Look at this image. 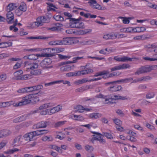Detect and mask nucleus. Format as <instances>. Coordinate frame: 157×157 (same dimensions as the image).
<instances>
[{
	"mask_svg": "<svg viewBox=\"0 0 157 157\" xmlns=\"http://www.w3.org/2000/svg\"><path fill=\"white\" fill-rule=\"evenodd\" d=\"M42 50V48H39L25 49V51L35 52H40Z\"/></svg>",
	"mask_w": 157,
	"mask_h": 157,
	"instance_id": "37998d69",
	"label": "nucleus"
},
{
	"mask_svg": "<svg viewBox=\"0 0 157 157\" xmlns=\"http://www.w3.org/2000/svg\"><path fill=\"white\" fill-rule=\"evenodd\" d=\"M67 121H66L58 122L55 123L54 127L56 128L60 127L64 124Z\"/></svg>",
	"mask_w": 157,
	"mask_h": 157,
	"instance_id": "79ce46f5",
	"label": "nucleus"
},
{
	"mask_svg": "<svg viewBox=\"0 0 157 157\" xmlns=\"http://www.w3.org/2000/svg\"><path fill=\"white\" fill-rule=\"evenodd\" d=\"M55 136L56 138L60 140H62L65 137V135L60 132H56Z\"/></svg>",
	"mask_w": 157,
	"mask_h": 157,
	"instance_id": "c85d7f7f",
	"label": "nucleus"
},
{
	"mask_svg": "<svg viewBox=\"0 0 157 157\" xmlns=\"http://www.w3.org/2000/svg\"><path fill=\"white\" fill-rule=\"evenodd\" d=\"M13 105V106L16 107V103L15 101H9L0 102V108H5L10 106Z\"/></svg>",
	"mask_w": 157,
	"mask_h": 157,
	"instance_id": "2eb2a0df",
	"label": "nucleus"
},
{
	"mask_svg": "<svg viewBox=\"0 0 157 157\" xmlns=\"http://www.w3.org/2000/svg\"><path fill=\"white\" fill-rule=\"evenodd\" d=\"M122 36L119 35L117 33H109L105 34L103 36V38L106 40L113 39L121 37Z\"/></svg>",
	"mask_w": 157,
	"mask_h": 157,
	"instance_id": "0eeeda50",
	"label": "nucleus"
},
{
	"mask_svg": "<svg viewBox=\"0 0 157 157\" xmlns=\"http://www.w3.org/2000/svg\"><path fill=\"white\" fill-rule=\"evenodd\" d=\"M23 137L21 136H19L16 137L14 141V146H18L23 144Z\"/></svg>",
	"mask_w": 157,
	"mask_h": 157,
	"instance_id": "412c9836",
	"label": "nucleus"
},
{
	"mask_svg": "<svg viewBox=\"0 0 157 157\" xmlns=\"http://www.w3.org/2000/svg\"><path fill=\"white\" fill-rule=\"evenodd\" d=\"M41 73V70L38 68H36V69H35L32 71H30V73L32 75H39Z\"/></svg>",
	"mask_w": 157,
	"mask_h": 157,
	"instance_id": "72a5a7b5",
	"label": "nucleus"
},
{
	"mask_svg": "<svg viewBox=\"0 0 157 157\" xmlns=\"http://www.w3.org/2000/svg\"><path fill=\"white\" fill-rule=\"evenodd\" d=\"M38 67V65L37 63H33L28 65L27 69L31 71L33 70Z\"/></svg>",
	"mask_w": 157,
	"mask_h": 157,
	"instance_id": "2f4dec72",
	"label": "nucleus"
},
{
	"mask_svg": "<svg viewBox=\"0 0 157 157\" xmlns=\"http://www.w3.org/2000/svg\"><path fill=\"white\" fill-rule=\"evenodd\" d=\"M64 64V63L63 62L59 63L57 64L58 67H60V69L61 71H70L73 68V66L69 65L63 66Z\"/></svg>",
	"mask_w": 157,
	"mask_h": 157,
	"instance_id": "6e6552de",
	"label": "nucleus"
},
{
	"mask_svg": "<svg viewBox=\"0 0 157 157\" xmlns=\"http://www.w3.org/2000/svg\"><path fill=\"white\" fill-rule=\"evenodd\" d=\"M52 62V61L50 58H46L41 62L40 65L43 68L48 69L52 67V66L50 65Z\"/></svg>",
	"mask_w": 157,
	"mask_h": 157,
	"instance_id": "423d86ee",
	"label": "nucleus"
},
{
	"mask_svg": "<svg viewBox=\"0 0 157 157\" xmlns=\"http://www.w3.org/2000/svg\"><path fill=\"white\" fill-rule=\"evenodd\" d=\"M96 73H96L94 75V77H96L97 78H93L89 80L88 82H93V81H98V80H100V79H101L102 78H102V76H103V75H101V76H95V74Z\"/></svg>",
	"mask_w": 157,
	"mask_h": 157,
	"instance_id": "8fccbe9b",
	"label": "nucleus"
},
{
	"mask_svg": "<svg viewBox=\"0 0 157 157\" xmlns=\"http://www.w3.org/2000/svg\"><path fill=\"white\" fill-rule=\"evenodd\" d=\"M12 45L11 42H0V48H5L11 46Z\"/></svg>",
	"mask_w": 157,
	"mask_h": 157,
	"instance_id": "ea45409f",
	"label": "nucleus"
},
{
	"mask_svg": "<svg viewBox=\"0 0 157 157\" xmlns=\"http://www.w3.org/2000/svg\"><path fill=\"white\" fill-rule=\"evenodd\" d=\"M42 50L41 51L42 52L45 57H51L52 56V55L51 53V48H42Z\"/></svg>",
	"mask_w": 157,
	"mask_h": 157,
	"instance_id": "4be33fe9",
	"label": "nucleus"
},
{
	"mask_svg": "<svg viewBox=\"0 0 157 157\" xmlns=\"http://www.w3.org/2000/svg\"><path fill=\"white\" fill-rule=\"evenodd\" d=\"M48 147L50 148L56 150L58 152H60V151L59 148H58V146L55 145H49Z\"/></svg>",
	"mask_w": 157,
	"mask_h": 157,
	"instance_id": "6e6d98bb",
	"label": "nucleus"
},
{
	"mask_svg": "<svg viewBox=\"0 0 157 157\" xmlns=\"http://www.w3.org/2000/svg\"><path fill=\"white\" fill-rule=\"evenodd\" d=\"M53 18L57 21H64V18L63 17L60 15H55L53 17Z\"/></svg>",
	"mask_w": 157,
	"mask_h": 157,
	"instance_id": "a18cd8bd",
	"label": "nucleus"
},
{
	"mask_svg": "<svg viewBox=\"0 0 157 157\" xmlns=\"http://www.w3.org/2000/svg\"><path fill=\"white\" fill-rule=\"evenodd\" d=\"M48 5V11L52 10L54 11H56V9H57L58 8L55 6L53 4L51 3H47Z\"/></svg>",
	"mask_w": 157,
	"mask_h": 157,
	"instance_id": "c756f323",
	"label": "nucleus"
},
{
	"mask_svg": "<svg viewBox=\"0 0 157 157\" xmlns=\"http://www.w3.org/2000/svg\"><path fill=\"white\" fill-rule=\"evenodd\" d=\"M23 73V71L21 70H19L15 72L14 73V79L17 80H21Z\"/></svg>",
	"mask_w": 157,
	"mask_h": 157,
	"instance_id": "393cba45",
	"label": "nucleus"
},
{
	"mask_svg": "<svg viewBox=\"0 0 157 157\" xmlns=\"http://www.w3.org/2000/svg\"><path fill=\"white\" fill-rule=\"evenodd\" d=\"M29 115V114L22 115L14 119L13 122L15 123L21 122L26 119Z\"/></svg>",
	"mask_w": 157,
	"mask_h": 157,
	"instance_id": "aec40b11",
	"label": "nucleus"
},
{
	"mask_svg": "<svg viewBox=\"0 0 157 157\" xmlns=\"http://www.w3.org/2000/svg\"><path fill=\"white\" fill-rule=\"evenodd\" d=\"M122 62H126L132 61L133 59V58H130L126 56H122Z\"/></svg>",
	"mask_w": 157,
	"mask_h": 157,
	"instance_id": "09e8293b",
	"label": "nucleus"
},
{
	"mask_svg": "<svg viewBox=\"0 0 157 157\" xmlns=\"http://www.w3.org/2000/svg\"><path fill=\"white\" fill-rule=\"evenodd\" d=\"M36 22L38 27L40 25H42L45 22L46 18L45 17L41 16L38 17L36 19Z\"/></svg>",
	"mask_w": 157,
	"mask_h": 157,
	"instance_id": "b1692460",
	"label": "nucleus"
},
{
	"mask_svg": "<svg viewBox=\"0 0 157 157\" xmlns=\"http://www.w3.org/2000/svg\"><path fill=\"white\" fill-rule=\"evenodd\" d=\"M57 82H58V84H59L61 82H63L64 84H67V85L69 86H71V84L69 81L67 80H57Z\"/></svg>",
	"mask_w": 157,
	"mask_h": 157,
	"instance_id": "e2e57ef3",
	"label": "nucleus"
},
{
	"mask_svg": "<svg viewBox=\"0 0 157 157\" xmlns=\"http://www.w3.org/2000/svg\"><path fill=\"white\" fill-rule=\"evenodd\" d=\"M58 82H57V81L52 82H50L48 83H45L44 85L45 86H48L53 85L55 84H58Z\"/></svg>",
	"mask_w": 157,
	"mask_h": 157,
	"instance_id": "338daca9",
	"label": "nucleus"
},
{
	"mask_svg": "<svg viewBox=\"0 0 157 157\" xmlns=\"http://www.w3.org/2000/svg\"><path fill=\"white\" fill-rule=\"evenodd\" d=\"M155 94L153 92H149L146 95V98L147 99H151L154 97Z\"/></svg>",
	"mask_w": 157,
	"mask_h": 157,
	"instance_id": "69168bd1",
	"label": "nucleus"
},
{
	"mask_svg": "<svg viewBox=\"0 0 157 157\" xmlns=\"http://www.w3.org/2000/svg\"><path fill=\"white\" fill-rule=\"evenodd\" d=\"M62 40V45L71 44L70 37L64 38Z\"/></svg>",
	"mask_w": 157,
	"mask_h": 157,
	"instance_id": "e433bc0d",
	"label": "nucleus"
},
{
	"mask_svg": "<svg viewBox=\"0 0 157 157\" xmlns=\"http://www.w3.org/2000/svg\"><path fill=\"white\" fill-rule=\"evenodd\" d=\"M77 75H78L77 72H70L66 74V76L67 77L74 76Z\"/></svg>",
	"mask_w": 157,
	"mask_h": 157,
	"instance_id": "0e129e2a",
	"label": "nucleus"
},
{
	"mask_svg": "<svg viewBox=\"0 0 157 157\" xmlns=\"http://www.w3.org/2000/svg\"><path fill=\"white\" fill-rule=\"evenodd\" d=\"M43 93L40 92L36 94H32L27 95L23 98L22 101L17 103H16V107L21 106L32 102L34 103L39 101V97L41 96Z\"/></svg>",
	"mask_w": 157,
	"mask_h": 157,
	"instance_id": "f03ea898",
	"label": "nucleus"
},
{
	"mask_svg": "<svg viewBox=\"0 0 157 157\" xmlns=\"http://www.w3.org/2000/svg\"><path fill=\"white\" fill-rule=\"evenodd\" d=\"M127 99V98L126 97L121 96L119 95H108V98L106 99L105 101L108 104L113 103V100H124Z\"/></svg>",
	"mask_w": 157,
	"mask_h": 157,
	"instance_id": "39448f33",
	"label": "nucleus"
},
{
	"mask_svg": "<svg viewBox=\"0 0 157 157\" xmlns=\"http://www.w3.org/2000/svg\"><path fill=\"white\" fill-rule=\"evenodd\" d=\"M19 151V150L18 149L14 148L12 149L9 150L8 151H5L4 152V153L5 154L7 155H8L10 154L13 153L15 151Z\"/></svg>",
	"mask_w": 157,
	"mask_h": 157,
	"instance_id": "4c0bfd02",
	"label": "nucleus"
},
{
	"mask_svg": "<svg viewBox=\"0 0 157 157\" xmlns=\"http://www.w3.org/2000/svg\"><path fill=\"white\" fill-rule=\"evenodd\" d=\"M119 18L122 19L123 22L124 24H128L129 23V18L124 17H120Z\"/></svg>",
	"mask_w": 157,
	"mask_h": 157,
	"instance_id": "680f3d73",
	"label": "nucleus"
},
{
	"mask_svg": "<svg viewBox=\"0 0 157 157\" xmlns=\"http://www.w3.org/2000/svg\"><path fill=\"white\" fill-rule=\"evenodd\" d=\"M147 38L146 36L145 35H138L135 36L133 38V39L135 40H145Z\"/></svg>",
	"mask_w": 157,
	"mask_h": 157,
	"instance_id": "a19ab883",
	"label": "nucleus"
},
{
	"mask_svg": "<svg viewBox=\"0 0 157 157\" xmlns=\"http://www.w3.org/2000/svg\"><path fill=\"white\" fill-rule=\"evenodd\" d=\"M150 78L149 76L143 77L134 80L132 82H137L140 81H145L149 79Z\"/></svg>",
	"mask_w": 157,
	"mask_h": 157,
	"instance_id": "f704fd0d",
	"label": "nucleus"
},
{
	"mask_svg": "<svg viewBox=\"0 0 157 157\" xmlns=\"http://www.w3.org/2000/svg\"><path fill=\"white\" fill-rule=\"evenodd\" d=\"M88 3L91 7L94 9L99 10H104L102 8L100 5L97 3V2L95 0H89Z\"/></svg>",
	"mask_w": 157,
	"mask_h": 157,
	"instance_id": "ddd939ff",
	"label": "nucleus"
},
{
	"mask_svg": "<svg viewBox=\"0 0 157 157\" xmlns=\"http://www.w3.org/2000/svg\"><path fill=\"white\" fill-rule=\"evenodd\" d=\"M11 133V132L8 129H3L0 131V138L6 137Z\"/></svg>",
	"mask_w": 157,
	"mask_h": 157,
	"instance_id": "6ab92c4d",
	"label": "nucleus"
},
{
	"mask_svg": "<svg viewBox=\"0 0 157 157\" xmlns=\"http://www.w3.org/2000/svg\"><path fill=\"white\" fill-rule=\"evenodd\" d=\"M108 95H104L101 94H100L96 95L95 97L91 99H89L92 102L95 103L96 102V99L97 98H101L104 99L103 101L104 103L105 104H108V103L106 102L105 100L107 98H108Z\"/></svg>",
	"mask_w": 157,
	"mask_h": 157,
	"instance_id": "f8f14e48",
	"label": "nucleus"
},
{
	"mask_svg": "<svg viewBox=\"0 0 157 157\" xmlns=\"http://www.w3.org/2000/svg\"><path fill=\"white\" fill-rule=\"evenodd\" d=\"M19 8L22 11H25L26 10V6L25 4L23 2L21 3Z\"/></svg>",
	"mask_w": 157,
	"mask_h": 157,
	"instance_id": "603ef678",
	"label": "nucleus"
},
{
	"mask_svg": "<svg viewBox=\"0 0 157 157\" xmlns=\"http://www.w3.org/2000/svg\"><path fill=\"white\" fill-rule=\"evenodd\" d=\"M22 63V61L21 60H18V61L17 62L16 64L13 67V69H16L20 68Z\"/></svg>",
	"mask_w": 157,
	"mask_h": 157,
	"instance_id": "864d4df0",
	"label": "nucleus"
},
{
	"mask_svg": "<svg viewBox=\"0 0 157 157\" xmlns=\"http://www.w3.org/2000/svg\"><path fill=\"white\" fill-rule=\"evenodd\" d=\"M88 3L91 7L94 9L99 10H104L102 8L100 5L97 3V2L95 0H89Z\"/></svg>",
	"mask_w": 157,
	"mask_h": 157,
	"instance_id": "4468645a",
	"label": "nucleus"
},
{
	"mask_svg": "<svg viewBox=\"0 0 157 157\" xmlns=\"http://www.w3.org/2000/svg\"><path fill=\"white\" fill-rule=\"evenodd\" d=\"M87 82H88V80L86 78H85L81 80L76 81L75 82V83L77 85H79L85 83Z\"/></svg>",
	"mask_w": 157,
	"mask_h": 157,
	"instance_id": "c03bdc74",
	"label": "nucleus"
},
{
	"mask_svg": "<svg viewBox=\"0 0 157 157\" xmlns=\"http://www.w3.org/2000/svg\"><path fill=\"white\" fill-rule=\"evenodd\" d=\"M102 116V114L99 113H90L88 114L89 117L92 119H96L101 117Z\"/></svg>",
	"mask_w": 157,
	"mask_h": 157,
	"instance_id": "a211bd4d",
	"label": "nucleus"
},
{
	"mask_svg": "<svg viewBox=\"0 0 157 157\" xmlns=\"http://www.w3.org/2000/svg\"><path fill=\"white\" fill-rule=\"evenodd\" d=\"M27 27L29 29H33L38 27V26L36 21H35L29 22L28 23Z\"/></svg>",
	"mask_w": 157,
	"mask_h": 157,
	"instance_id": "7c9ffc66",
	"label": "nucleus"
},
{
	"mask_svg": "<svg viewBox=\"0 0 157 157\" xmlns=\"http://www.w3.org/2000/svg\"><path fill=\"white\" fill-rule=\"evenodd\" d=\"M51 54L53 55V54H55L61 52L62 51L61 49L57 48H51Z\"/></svg>",
	"mask_w": 157,
	"mask_h": 157,
	"instance_id": "49530a36",
	"label": "nucleus"
},
{
	"mask_svg": "<svg viewBox=\"0 0 157 157\" xmlns=\"http://www.w3.org/2000/svg\"><path fill=\"white\" fill-rule=\"evenodd\" d=\"M69 118L75 120L82 121L84 120V117L76 115H71L69 116Z\"/></svg>",
	"mask_w": 157,
	"mask_h": 157,
	"instance_id": "bb28decb",
	"label": "nucleus"
},
{
	"mask_svg": "<svg viewBox=\"0 0 157 157\" xmlns=\"http://www.w3.org/2000/svg\"><path fill=\"white\" fill-rule=\"evenodd\" d=\"M70 26L72 28L83 29L85 28L84 24L79 19L72 18L70 20Z\"/></svg>",
	"mask_w": 157,
	"mask_h": 157,
	"instance_id": "7ed1b4c3",
	"label": "nucleus"
},
{
	"mask_svg": "<svg viewBox=\"0 0 157 157\" xmlns=\"http://www.w3.org/2000/svg\"><path fill=\"white\" fill-rule=\"evenodd\" d=\"M56 105L54 102H51L44 103L40 105L35 110V113H39L41 115L47 114L52 115L61 111L62 109V105Z\"/></svg>",
	"mask_w": 157,
	"mask_h": 157,
	"instance_id": "f257e3e1",
	"label": "nucleus"
},
{
	"mask_svg": "<svg viewBox=\"0 0 157 157\" xmlns=\"http://www.w3.org/2000/svg\"><path fill=\"white\" fill-rule=\"evenodd\" d=\"M16 8L15 4L13 3H10L9 4L7 7L6 11H11Z\"/></svg>",
	"mask_w": 157,
	"mask_h": 157,
	"instance_id": "473e14b6",
	"label": "nucleus"
},
{
	"mask_svg": "<svg viewBox=\"0 0 157 157\" xmlns=\"http://www.w3.org/2000/svg\"><path fill=\"white\" fill-rule=\"evenodd\" d=\"M49 124V122L47 121H42L39 122L33 126V128L35 129L39 128H44Z\"/></svg>",
	"mask_w": 157,
	"mask_h": 157,
	"instance_id": "1a4fd4ad",
	"label": "nucleus"
},
{
	"mask_svg": "<svg viewBox=\"0 0 157 157\" xmlns=\"http://www.w3.org/2000/svg\"><path fill=\"white\" fill-rule=\"evenodd\" d=\"M23 137L26 141H33L35 138L33 132L25 134Z\"/></svg>",
	"mask_w": 157,
	"mask_h": 157,
	"instance_id": "dca6fc26",
	"label": "nucleus"
},
{
	"mask_svg": "<svg viewBox=\"0 0 157 157\" xmlns=\"http://www.w3.org/2000/svg\"><path fill=\"white\" fill-rule=\"evenodd\" d=\"M152 67H143L139 68L136 72V75H139L141 74L148 72L152 70Z\"/></svg>",
	"mask_w": 157,
	"mask_h": 157,
	"instance_id": "9b49d317",
	"label": "nucleus"
},
{
	"mask_svg": "<svg viewBox=\"0 0 157 157\" xmlns=\"http://www.w3.org/2000/svg\"><path fill=\"white\" fill-rule=\"evenodd\" d=\"M133 127L135 129L140 131L143 132L144 131L143 127L141 126L139 124H135L133 125Z\"/></svg>",
	"mask_w": 157,
	"mask_h": 157,
	"instance_id": "de8ad7c7",
	"label": "nucleus"
},
{
	"mask_svg": "<svg viewBox=\"0 0 157 157\" xmlns=\"http://www.w3.org/2000/svg\"><path fill=\"white\" fill-rule=\"evenodd\" d=\"M75 109H76V111L80 113H82L84 110L89 111L91 109H86L81 105L76 106L75 108Z\"/></svg>",
	"mask_w": 157,
	"mask_h": 157,
	"instance_id": "cd10ccee",
	"label": "nucleus"
},
{
	"mask_svg": "<svg viewBox=\"0 0 157 157\" xmlns=\"http://www.w3.org/2000/svg\"><path fill=\"white\" fill-rule=\"evenodd\" d=\"M63 25L59 23H57L53 25V26L52 27L48 28L49 30L52 31H56L60 30L63 27Z\"/></svg>",
	"mask_w": 157,
	"mask_h": 157,
	"instance_id": "a878e982",
	"label": "nucleus"
},
{
	"mask_svg": "<svg viewBox=\"0 0 157 157\" xmlns=\"http://www.w3.org/2000/svg\"><path fill=\"white\" fill-rule=\"evenodd\" d=\"M58 148H59L60 152H58L59 153H62L63 152V150H66L68 149V147L67 145H62L60 147H58Z\"/></svg>",
	"mask_w": 157,
	"mask_h": 157,
	"instance_id": "4d7b16f0",
	"label": "nucleus"
},
{
	"mask_svg": "<svg viewBox=\"0 0 157 157\" xmlns=\"http://www.w3.org/2000/svg\"><path fill=\"white\" fill-rule=\"evenodd\" d=\"M121 73L119 72H115L113 73L109 74V71H104L97 73L95 75V76H98L101 75H103L102 78H106L110 77L117 76L119 75Z\"/></svg>",
	"mask_w": 157,
	"mask_h": 157,
	"instance_id": "20e7f679",
	"label": "nucleus"
},
{
	"mask_svg": "<svg viewBox=\"0 0 157 157\" xmlns=\"http://www.w3.org/2000/svg\"><path fill=\"white\" fill-rule=\"evenodd\" d=\"M121 80H118L117 81L107 83L106 84H110V86L108 88L109 90L112 92L117 91L116 84L117 82H121Z\"/></svg>",
	"mask_w": 157,
	"mask_h": 157,
	"instance_id": "f3484780",
	"label": "nucleus"
},
{
	"mask_svg": "<svg viewBox=\"0 0 157 157\" xmlns=\"http://www.w3.org/2000/svg\"><path fill=\"white\" fill-rule=\"evenodd\" d=\"M93 88V86L89 85L86 86H82L81 88H80L76 90L77 91L78 90L79 91H84L85 90H87L89 89H92Z\"/></svg>",
	"mask_w": 157,
	"mask_h": 157,
	"instance_id": "58836bf2",
	"label": "nucleus"
},
{
	"mask_svg": "<svg viewBox=\"0 0 157 157\" xmlns=\"http://www.w3.org/2000/svg\"><path fill=\"white\" fill-rule=\"evenodd\" d=\"M53 139L51 136H43L42 140L44 141H52L53 140Z\"/></svg>",
	"mask_w": 157,
	"mask_h": 157,
	"instance_id": "c9c22d12",
	"label": "nucleus"
},
{
	"mask_svg": "<svg viewBox=\"0 0 157 157\" xmlns=\"http://www.w3.org/2000/svg\"><path fill=\"white\" fill-rule=\"evenodd\" d=\"M17 24L15 23L13 25L11 26L10 27V30L11 31L13 29V31L14 32H16L18 31V29L16 27V26L17 25Z\"/></svg>",
	"mask_w": 157,
	"mask_h": 157,
	"instance_id": "052dcab7",
	"label": "nucleus"
},
{
	"mask_svg": "<svg viewBox=\"0 0 157 157\" xmlns=\"http://www.w3.org/2000/svg\"><path fill=\"white\" fill-rule=\"evenodd\" d=\"M71 44H76L79 42L78 38L70 37Z\"/></svg>",
	"mask_w": 157,
	"mask_h": 157,
	"instance_id": "5fc2aeb1",
	"label": "nucleus"
},
{
	"mask_svg": "<svg viewBox=\"0 0 157 157\" xmlns=\"http://www.w3.org/2000/svg\"><path fill=\"white\" fill-rule=\"evenodd\" d=\"M6 17L7 21L9 23L11 24L13 22L14 15L11 11L7 12Z\"/></svg>",
	"mask_w": 157,
	"mask_h": 157,
	"instance_id": "5701e85b",
	"label": "nucleus"
},
{
	"mask_svg": "<svg viewBox=\"0 0 157 157\" xmlns=\"http://www.w3.org/2000/svg\"><path fill=\"white\" fill-rule=\"evenodd\" d=\"M120 66L121 70L124 69H129L130 67V65L129 64L127 63H124L120 65Z\"/></svg>",
	"mask_w": 157,
	"mask_h": 157,
	"instance_id": "bf43d9fd",
	"label": "nucleus"
},
{
	"mask_svg": "<svg viewBox=\"0 0 157 157\" xmlns=\"http://www.w3.org/2000/svg\"><path fill=\"white\" fill-rule=\"evenodd\" d=\"M32 78V75H22L21 80H26L31 79Z\"/></svg>",
	"mask_w": 157,
	"mask_h": 157,
	"instance_id": "13d9d810",
	"label": "nucleus"
},
{
	"mask_svg": "<svg viewBox=\"0 0 157 157\" xmlns=\"http://www.w3.org/2000/svg\"><path fill=\"white\" fill-rule=\"evenodd\" d=\"M146 126L151 130H155V127L153 125L150 124L148 123H146Z\"/></svg>",
	"mask_w": 157,
	"mask_h": 157,
	"instance_id": "774afa93",
	"label": "nucleus"
},
{
	"mask_svg": "<svg viewBox=\"0 0 157 157\" xmlns=\"http://www.w3.org/2000/svg\"><path fill=\"white\" fill-rule=\"evenodd\" d=\"M93 133L95 134V135L93 136L91 140L92 141H93L94 140H97L101 143H104L105 142V140L102 138V135L100 133L96 132H94Z\"/></svg>",
	"mask_w": 157,
	"mask_h": 157,
	"instance_id": "9d476101",
	"label": "nucleus"
},
{
	"mask_svg": "<svg viewBox=\"0 0 157 157\" xmlns=\"http://www.w3.org/2000/svg\"><path fill=\"white\" fill-rule=\"evenodd\" d=\"M147 48L151 50V51H154L155 52V50L154 49L155 48L157 47V45L154 44L152 45H148L147 46Z\"/></svg>",
	"mask_w": 157,
	"mask_h": 157,
	"instance_id": "3c124183",
	"label": "nucleus"
}]
</instances>
